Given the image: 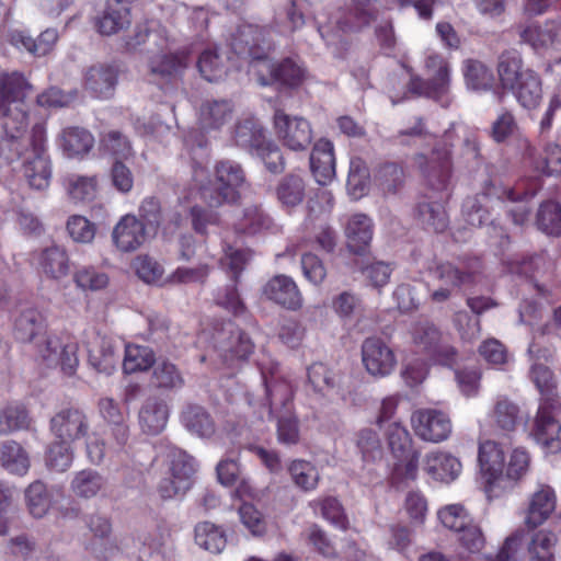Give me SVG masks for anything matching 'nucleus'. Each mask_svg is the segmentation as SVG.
<instances>
[{"instance_id": "obj_1", "label": "nucleus", "mask_w": 561, "mask_h": 561, "mask_svg": "<svg viewBox=\"0 0 561 561\" xmlns=\"http://www.w3.org/2000/svg\"><path fill=\"white\" fill-rule=\"evenodd\" d=\"M33 85L22 73L0 75V116L10 144L8 160L24 158L23 174L32 188L42 191L49 186L50 159L45 149V125L37 122L27 135L30 107L27 99Z\"/></svg>"}, {"instance_id": "obj_2", "label": "nucleus", "mask_w": 561, "mask_h": 561, "mask_svg": "<svg viewBox=\"0 0 561 561\" xmlns=\"http://www.w3.org/2000/svg\"><path fill=\"white\" fill-rule=\"evenodd\" d=\"M193 179L198 186L199 198L209 207H219L236 201L238 188L244 182V173L240 164L222 160L215 167L214 179L207 178V172L202 165L194 167Z\"/></svg>"}, {"instance_id": "obj_3", "label": "nucleus", "mask_w": 561, "mask_h": 561, "mask_svg": "<svg viewBox=\"0 0 561 561\" xmlns=\"http://www.w3.org/2000/svg\"><path fill=\"white\" fill-rule=\"evenodd\" d=\"M271 413H277V440L287 446L298 444L300 430L298 419L293 413V389L284 380L268 379L262 371Z\"/></svg>"}, {"instance_id": "obj_4", "label": "nucleus", "mask_w": 561, "mask_h": 561, "mask_svg": "<svg viewBox=\"0 0 561 561\" xmlns=\"http://www.w3.org/2000/svg\"><path fill=\"white\" fill-rule=\"evenodd\" d=\"M424 70L426 78L412 77L408 85L409 91L419 96L433 99L443 107H448L454 100L448 60L439 54H431L425 58Z\"/></svg>"}, {"instance_id": "obj_5", "label": "nucleus", "mask_w": 561, "mask_h": 561, "mask_svg": "<svg viewBox=\"0 0 561 561\" xmlns=\"http://www.w3.org/2000/svg\"><path fill=\"white\" fill-rule=\"evenodd\" d=\"M526 535L523 529L516 530L505 539L495 554L485 556V561H517ZM528 535L529 561H554L553 548L558 541L557 536L549 530H538Z\"/></svg>"}, {"instance_id": "obj_6", "label": "nucleus", "mask_w": 561, "mask_h": 561, "mask_svg": "<svg viewBox=\"0 0 561 561\" xmlns=\"http://www.w3.org/2000/svg\"><path fill=\"white\" fill-rule=\"evenodd\" d=\"M230 46L236 55L250 59L256 71L274 46V32L267 26L242 23L232 34Z\"/></svg>"}, {"instance_id": "obj_7", "label": "nucleus", "mask_w": 561, "mask_h": 561, "mask_svg": "<svg viewBox=\"0 0 561 561\" xmlns=\"http://www.w3.org/2000/svg\"><path fill=\"white\" fill-rule=\"evenodd\" d=\"M32 344L37 358L47 367L60 366L62 373L67 376H72L76 373L79 365L78 344L76 342H62L59 336L48 334L45 331Z\"/></svg>"}, {"instance_id": "obj_8", "label": "nucleus", "mask_w": 561, "mask_h": 561, "mask_svg": "<svg viewBox=\"0 0 561 561\" xmlns=\"http://www.w3.org/2000/svg\"><path fill=\"white\" fill-rule=\"evenodd\" d=\"M526 196V192L516 193L513 188H505L489 181L484 184L480 194L469 196L462 204V216L471 227H481L490 218L489 202L496 199L499 202L520 201Z\"/></svg>"}, {"instance_id": "obj_9", "label": "nucleus", "mask_w": 561, "mask_h": 561, "mask_svg": "<svg viewBox=\"0 0 561 561\" xmlns=\"http://www.w3.org/2000/svg\"><path fill=\"white\" fill-rule=\"evenodd\" d=\"M273 125L276 138L289 150L305 151L312 142L311 125L301 116H291L283 110H276Z\"/></svg>"}, {"instance_id": "obj_10", "label": "nucleus", "mask_w": 561, "mask_h": 561, "mask_svg": "<svg viewBox=\"0 0 561 561\" xmlns=\"http://www.w3.org/2000/svg\"><path fill=\"white\" fill-rule=\"evenodd\" d=\"M213 341L219 356L228 364L233 360L247 359L254 348L249 335L230 321L222 323L219 329H215Z\"/></svg>"}, {"instance_id": "obj_11", "label": "nucleus", "mask_w": 561, "mask_h": 561, "mask_svg": "<svg viewBox=\"0 0 561 561\" xmlns=\"http://www.w3.org/2000/svg\"><path fill=\"white\" fill-rule=\"evenodd\" d=\"M413 342L420 352L442 365L451 366L456 362V350L445 341L442 332L433 323H419L413 331Z\"/></svg>"}, {"instance_id": "obj_12", "label": "nucleus", "mask_w": 561, "mask_h": 561, "mask_svg": "<svg viewBox=\"0 0 561 561\" xmlns=\"http://www.w3.org/2000/svg\"><path fill=\"white\" fill-rule=\"evenodd\" d=\"M551 262L545 254H535L530 256L515 257L508 262V271L514 274L523 275L534 279V286L538 294L552 301L557 297L556 287L548 285L546 282L539 279L543 277L551 270Z\"/></svg>"}, {"instance_id": "obj_13", "label": "nucleus", "mask_w": 561, "mask_h": 561, "mask_svg": "<svg viewBox=\"0 0 561 561\" xmlns=\"http://www.w3.org/2000/svg\"><path fill=\"white\" fill-rule=\"evenodd\" d=\"M412 427L415 434L423 440L440 443L451 434L449 416L438 410L421 409L411 416Z\"/></svg>"}, {"instance_id": "obj_14", "label": "nucleus", "mask_w": 561, "mask_h": 561, "mask_svg": "<svg viewBox=\"0 0 561 561\" xmlns=\"http://www.w3.org/2000/svg\"><path fill=\"white\" fill-rule=\"evenodd\" d=\"M362 362L371 376L386 377L393 371L397 357L382 339L371 336L362 344Z\"/></svg>"}, {"instance_id": "obj_15", "label": "nucleus", "mask_w": 561, "mask_h": 561, "mask_svg": "<svg viewBox=\"0 0 561 561\" xmlns=\"http://www.w3.org/2000/svg\"><path fill=\"white\" fill-rule=\"evenodd\" d=\"M558 407L553 402L540 403L533 430L536 442L550 453L561 450V424L554 415Z\"/></svg>"}, {"instance_id": "obj_16", "label": "nucleus", "mask_w": 561, "mask_h": 561, "mask_svg": "<svg viewBox=\"0 0 561 561\" xmlns=\"http://www.w3.org/2000/svg\"><path fill=\"white\" fill-rule=\"evenodd\" d=\"M152 236L141 220L129 214L123 216L112 231L113 243L121 252L138 250Z\"/></svg>"}, {"instance_id": "obj_17", "label": "nucleus", "mask_w": 561, "mask_h": 561, "mask_svg": "<svg viewBox=\"0 0 561 561\" xmlns=\"http://www.w3.org/2000/svg\"><path fill=\"white\" fill-rule=\"evenodd\" d=\"M50 428L57 439L71 443L87 435L89 420L80 409H64L51 417Z\"/></svg>"}, {"instance_id": "obj_18", "label": "nucleus", "mask_w": 561, "mask_h": 561, "mask_svg": "<svg viewBox=\"0 0 561 561\" xmlns=\"http://www.w3.org/2000/svg\"><path fill=\"white\" fill-rule=\"evenodd\" d=\"M187 65L185 51L158 54L149 59L148 73L153 82H169L181 77Z\"/></svg>"}, {"instance_id": "obj_19", "label": "nucleus", "mask_w": 561, "mask_h": 561, "mask_svg": "<svg viewBox=\"0 0 561 561\" xmlns=\"http://www.w3.org/2000/svg\"><path fill=\"white\" fill-rule=\"evenodd\" d=\"M263 295L268 300L289 310L302 306V296L294 279L287 275L272 277L263 287Z\"/></svg>"}, {"instance_id": "obj_20", "label": "nucleus", "mask_w": 561, "mask_h": 561, "mask_svg": "<svg viewBox=\"0 0 561 561\" xmlns=\"http://www.w3.org/2000/svg\"><path fill=\"white\" fill-rule=\"evenodd\" d=\"M117 69L105 64L89 67L83 77L84 89L94 98L110 99L117 84Z\"/></svg>"}, {"instance_id": "obj_21", "label": "nucleus", "mask_w": 561, "mask_h": 561, "mask_svg": "<svg viewBox=\"0 0 561 561\" xmlns=\"http://www.w3.org/2000/svg\"><path fill=\"white\" fill-rule=\"evenodd\" d=\"M451 134L446 133L442 144H437L431 154V168L426 178L428 184L436 191L447 187L451 176V145L448 144Z\"/></svg>"}, {"instance_id": "obj_22", "label": "nucleus", "mask_w": 561, "mask_h": 561, "mask_svg": "<svg viewBox=\"0 0 561 561\" xmlns=\"http://www.w3.org/2000/svg\"><path fill=\"white\" fill-rule=\"evenodd\" d=\"M255 72L262 85L277 81L284 85L296 87L300 84L305 75L304 69L290 58L284 59L277 66L265 59Z\"/></svg>"}, {"instance_id": "obj_23", "label": "nucleus", "mask_w": 561, "mask_h": 561, "mask_svg": "<svg viewBox=\"0 0 561 561\" xmlns=\"http://www.w3.org/2000/svg\"><path fill=\"white\" fill-rule=\"evenodd\" d=\"M478 460L481 470L489 474V491L494 492L496 488L502 486L504 481L503 465L504 454L500 446L493 440H485L479 445Z\"/></svg>"}, {"instance_id": "obj_24", "label": "nucleus", "mask_w": 561, "mask_h": 561, "mask_svg": "<svg viewBox=\"0 0 561 561\" xmlns=\"http://www.w3.org/2000/svg\"><path fill=\"white\" fill-rule=\"evenodd\" d=\"M310 169L316 181L325 185L335 174L333 145L327 139L318 140L310 154Z\"/></svg>"}, {"instance_id": "obj_25", "label": "nucleus", "mask_w": 561, "mask_h": 561, "mask_svg": "<svg viewBox=\"0 0 561 561\" xmlns=\"http://www.w3.org/2000/svg\"><path fill=\"white\" fill-rule=\"evenodd\" d=\"M461 462L449 453L433 451L425 456L424 470L434 480L451 482L461 472Z\"/></svg>"}, {"instance_id": "obj_26", "label": "nucleus", "mask_w": 561, "mask_h": 561, "mask_svg": "<svg viewBox=\"0 0 561 561\" xmlns=\"http://www.w3.org/2000/svg\"><path fill=\"white\" fill-rule=\"evenodd\" d=\"M519 37L535 50L547 49L561 44V24L554 21L543 25L531 24L520 28Z\"/></svg>"}, {"instance_id": "obj_27", "label": "nucleus", "mask_w": 561, "mask_h": 561, "mask_svg": "<svg viewBox=\"0 0 561 561\" xmlns=\"http://www.w3.org/2000/svg\"><path fill=\"white\" fill-rule=\"evenodd\" d=\"M556 508V494L549 485H540L531 495L525 524L536 528L543 524Z\"/></svg>"}, {"instance_id": "obj_28", "label": "nucleus", "mask_w": 561, "mask_h": 561, "mask_svg": "<svg viewBox=\"0 0 561 561\" xmlns=\"http://www.w3.org/2000/svg\"><path fill=\"white\" fill-rule=\"evenodd\" d=\"M130 24L129 7L106 1L105 8L95 18L94 25L102 35H113Z\"/></svg>"}, {"instance_id": "obj_29", "label": "nucleus", "mask_w": 561, "mask_h": 561, "mask_svg": "<svg viewBox=\"0 0 561 561\" xmlns=\"http://www.w3.org/2000/svg\"><path fill=\"white\" fill-rule=\"evenodd\" d=\"M58 37L56 28H46L36 39L22 31H13L10 33V43L19 49H25L30 54L41 57L54 49Z\"/></svg>"}, {"instance_id": "obj_30", "label": "nucleus", "mask_w": 561, "mask_h": 561, "mask_svg": "<svg viewBox=\"0 0 561 561\" xmlns=\"http://www.w3.org/2000/svg\"><path fill=\"white\" fill-rule=\"evenodd\" d=\"M510 91L524 108L534 110L542 100L541 78L537 72L527 68L520 80Z\"/></svg>"}, {"instance_id": "obj_31", "label": "nucleus", "mask_w": 561, "mask_h": 561, "mask_svg": "<svg viewBox=\"0 0 561 561\" xmlns=\"http://www.w3.org/2000/svg\"><path fill=\"white\" fill-rule=\"evenodd\" d=\"M169 409L164 400L158 397L148 398L139 411L141 430L151 435L159 434L167 425Z\"/></svg>"}, {"instance_id": "obj_32", "label": "nucleus", "mask_w": 561, "mask_h": 561, "mask_svg": "<svg viewBox=\"0 0 561 561\" xmlns=\"http://www.w3.org/2000/svg\"><path fill=\"white\" fill-rule=\"evenodd\" d=\"M348 249L356 254L363 253L373 239V224L364 214L352 215L345 225Z\"/></svg>"}, {"instance_id": "obj_33", "label": "nucleus", "mask_w": 561, "mask_h": 561, "mask_svg": "<svg viewBox=\"0 0 561 561\" xmlns=\"http://www.w3.org/2000/svg\"><path fill=\"white\" fill-rule=\"evenodd\" d=\"M232 225L237 233L253 236L268 230L272 219L257 205H249L236 215Z\"/></svg>"}, {"instance_id": "obj_34", "label": "nucleus", "mask_w": 561, "mask_h": 561, "mask_svg": "<svg viewBox=\"0 0 561 561\" xmlns=\"http://www.w3.org/2000/svg\"><path fill=\"white\" fill-rule=\"evenodd\" d=\"M46 331V324L41 312L34 308L23 309L14 322V336L23 343H32Z\"/></svg>"}, {"instance_id": "obj_35", "label": "nucleus", "mask_w": 561, "mask_h": 561, "mask_svg": "<svg viewBox=\"0 0 561 561\" xmlns=\"http://www.w3.org/2000/svg\"><path fill=\"white\" fill-rule=\"evenodd\" d=\"M169 536V529L163 522L151 524L139 530L136 537L139 558H149L159 553Z\"/></svg>"}, {"instance_id": "obj_36", "label": "nucleus", "mask_w": 561, "mask_h": 561, "mask_svg": "<svg viewBox=\"0 0 561 561\" xmlns=\"http://www.w3.org/2000/svg\"><path fill=\"white\" fill-rule=\"evenodd\" d=\"M233 113L228 100H206L199 110V123L204 129H219L227 124Z\"/></svg>"}, {"instance_id": "obj_37", "label": "nucleus", "mask_w": 561, "mask_h": 561, "mask_svg": "<svg viewBox=\"0 0 561 561\" xmlns=\"http://www.w3.org/2000/svg\"><path fill=\"white\" fill-rule=\"evenodd\" d=\"M0 465L8 472L16 476L26 474L31 466L27 451L13 439L0 444Z\"/></svg>"}, {"instance_id": "obj_38", "label": "nucleus", "mask_w": 561, "mask_h": 561, "mask_svg": "<svg viewBox=\"0 0 561 561\" xmlns=\"http://www.w3.org/2000/svg\"><path fill=\"white\" fill-rule=\"evenodd\" d=\"M62 185L73 202H91L96 197L99 180L95 175L69 173L64 178Z\"/></svg>"}, {"instance_id": "obj_39", "label": "nucleus", "mask_w": 561, "mask_h": 561, "mask_svg": "<svg viewBox=\"0 0 561 561\" xmlns=\"http://www.w3.org/2000/svg\"><path fill=\"white\" fill-rule=\"evenodd\" d=\"M194 540L199 548L217 554L225 549L227 535L221 526L206 520L196 524Z\"/></svg>"}, {"instance_id": "obj_40", "label": "nucleus", "mask_w": 561, "mask_h": 561, "mask_svg": "<svg viewBox=\"0 0 561 561\" xmlns=\"http://www.w3.org/2000/svg\"><path fill=\"white\" fill-rule=\"evenodd\" d=\"M151 383L162 390H179L185 383L180 368L167 358L156 360L152 367Z\"/></svg>"}, {"instance_id": "obj_41", "label": "nucleus", "mask_w": 561, "mask_h": 561, "mask_svg": "<svg viewBox=\"0 0 561 561\" xmlns=\"http://www.w3.org/2000/svg\"><path fill=\"white\" fill-rule=\"evenodd\" d=\"M59 146L68 157H77L88 153L94 144V138L84 128L68 127L59 136Z\"/></svg>"}, {"instance_id": "obj_42", "label": "nucleus", "mask_w": 561, "mask_h": 561, "mask_svg": "<svg viewBox=\"0 0 561 561\" xmlns=\"http://www.w3.org/2000/svg\"><path fill=\"white\" fill-rule=\"evenodd\" d=\"M237 146L254 153L266 140L260 123L254 118H247L237 123L233 131Z\"/></svg>"}, {"instance_id": "obj_43", "label": "nucleus", "mask_w": 561, "mask_h": 561, "mask_svg": "<svg viewBox=\"0 0 561 561\" xmlns=\"http://www.w3.org/2000/svg\"><path fill=\"white\" fill-rule=\"evenodd\" d=\"M182 422L186 430L199 437H210L215 431V422L210 414L201 405L188 404L182 412Z\"/></svg>"}, {"instance_id": "obj_44", "label": "nucleus", "mask_w": 561, "mask_h": 561, "mask_svg": "<svg viewBox=\"0 0 561 561\" xmlns=\"http://www.w3.org/2000/svg\"><path fill=\"white\" fill-rule=\"evenodd\" d=\"M525 70L522 56L517 51H504L499 57L497 75L503 89L510 91L520 80Z\"/></svg>"}, {"instance_id": "obj_45", "label": "nucleus", "mask_w": 561, "mask_h": 561, "mask_svg": "<svg viewBox=\"0 0 561 561\" xmlns=\"http://www.w3.org/2000/svg\"><path fill=\"white\" fill-rule=\"evenodd\" d=\"M106 479L98 471L85 469L77 472L71 481L72 492L83 499H91L104 491Z\"/></svg>"}, {"instance_id": "obj_46", "label": "nucleus", "mask_w": 561, "mask_h": 561, "mask_svg": "<svg viewBox=\"0 0 561 561\" xmlns=\"http://www.w3.org/2000/svg\"><path fill=\"white\" fill-rule=\"evenodd\" d=\"M43 272L55 279L66 276L69 272V259L65 249L51 245L43 250L39 259Z\"/></svg>"}, {"instance_id": "obj_47", "label": "nucleus", "mask_w": 561, "mask_h": 561, "mask_svg": "<svg viewBox=\"0 0 561 561\" xmlns=\"http://www.w3.org/2000/svg\"><path fill=\"white\" fill-rule=\"evenodd\" d=\"M462 73L467 87L474 91L489 90L493 83L492 71L480 60L466 59Z\"/></svg>"}, {"instance_id": "obj_48", "label": "nucleus", "mask_w": 561, "mask_h": 561, "mask_svg": "<svg viewBox=\"0 0 561 561\" xmlns=\"http://www.w3.org/2000/svg\"><path fill=\"white\" fill-rule=\"evenodd\" d=\"M154 363V353L150 347L134 344L126 346L123 362V369L126 374L147 370L153 367Z\"/></svg>"}, {"instance_id": "obj_49", "label": "nucleus", "mask_w": 561, "mask_h": 561, "mask_svg": "<svg viewBox=\"0 0 561 561\" xmlns=\"http://www.w3.org/2000/svg\"><path fill=\"white\" fill-rule=\"evenodd\" d=\"M306 184L301 176L288 174L277 185V198L287 207H295L304 201Z\"/></svg>"}, {"instance_id": "obj_50", "label": "nucleus", "mask_w": 561, "mask_h": 561, "mask_svg": "<svg viewBox=\"0 0 561 561\" xmlns=\"http://www.w3.org/2000/svg\"><path fill=\"white\" fill-rule=\"evenodd\" d=\"M288 472L294 484L302 491H312L317 488L320 474L318 469L309 461L297 459L288 466Z\"/></svg>"}, {"instance_id": "obj_51", "label": "nucleus", "mask_w": 561, "mask_h": 561, "mask_svg": "<svg viewBox=\"0 0 561 561\" xmlns=\"http://www.w3.org/2000/svg\"><path fill=\"white\" fill-rule=\"evenodd\" d=\"M369 183L370 175L365 161L358 157L352 158L347 176L350 195L355 199L360 198L367 193Z\"/></svg>"}, {"instance_id": "obj_52", "label": "nucleus", "mask_w": 561, "mask_h": 561, "mask_svg": "<svg viewBox=\"0 0 561 561\" xmlns=\"http://www.w3.org/2000/svg\"><path fill=\"white\" fill-rule=\"evenodd\" d=\"M386 437L394 458L407 457V455L419 453L413 449L412 438L409 431L399 422H392L388 425L386 430Z\"/></svg>"}, {"instance_id": "obj_53", "label": "nucleus", "mask_w": 561, "mask_h": 561, "mask_svg": "<svg viewBox=\"0 0 561 561\" xmlns=\"http://www.w3.org/2000/svg\"><path fill=\"white\" fill-rule=\"evenodd\" d=\"M417 216L426 229L443 232L448 226V218L443 205L438 202H421Z\"/></svg>"}, {"instance_id": "obj_54", "label": "nucleus", "mask_w": 561, "mask_h": 561, "mask_svg": "<svg viewBox=\"0 0 561 561\" xmlns=\"http://www.w3.org/2000/svg\"><path fill=\"white\" fill-rule=\"evenodd\" d=\"M170 474L180 480L183 485H192V478L196 472V461L181 449H172L170 455Z\"/></svg>"}, {"instance_id": "obj_55", "label": "nucleus", "mask_w": 561, "mask_h": 561, "mask_svg": "<svg viewBox=\"0 0 561 561\" xmlns=\"http://www.w3.org/2000/svg\"><path fill=\"white\" fill-rule=\"evenodd\" d=\"M28 424L30 417L23 405L9 404L0 408V435L26 428Z\"/></svg>"}, {"instance_id": "obj_56", "label": "nucleus", "mask_w": 561, "mask_h": 561, "mask_svg": "<svg viewBox=\"0 0 561 561\" xmlns=\"http://www.w3.org/2000/svg\"><path fill=\"white\" fill-rule=\"evenodd\" d=\"M537 226L547 234L559 236L561 233V206L553 201L542 203L537 214Z\"/></svg>"}, {"instance_id": "obj_57", "label": "nucleus", "mask_w": 561, "mask_h": 561, "mask_svg": "<svg viewBox=\"0 0 561 561\" xmlns=\"http://www.w3.org/2000/svg\"><path fill=\"white\" fill-rule=\"evenodd\" d=\"M119 356L111 342L103 340L96 350L89 353V363L99 371L111 375L118 363Z\"/></svg>"}, {"instance_id": "obj_58", "label": "nucleus", "mask_w": 561, "mask_h": 561, "mask_svg": "<svg viewBox=\"0 0 561 561\" xmlns=\"http://www.w3.org/2000/svg\"><path fill=\"white\" fill-rule=\"evenodd\" d=\"M419 453L407 455V457H398L393 466L391 480L392 483L400 488L413 482L417 478L419 472Z\"/></svg>"}, {"instance_id": "obj_59", "label": "nucleus", "mask_w": 561, "mask_h": 561, "mask_svg": "<svg viewBox=\"0 0 561 561\" xmlns=\"http://www.w3.org/2000/svg\"><path fill=\"white\" fill-rule=\"evenodd\" d=\"M197 67L201 75L210 82L221 79L227 73L225 60L218 55L217 49L213 48H207L201 54Z\"/></svg>"}, {"instance_id": "obj_60", "label": "nucleus", "mask_w": 561, "mask_h": 561, "mask_svg": "<svg viewBox=\"0 0 561 561\" xmlns=\"http://www.w3.org/2000/svg\"><path fill=\"white\" fill-rule=\"evenodd\" d=\"M73 460V451L69 442L58 439L50 444L46 454V465L58 472L68 470Z\"/></svg>"}, {"instance_id": "obj_61", "label": "nucleus", "mask_w": 561, "mask_h": 561, "mask_svg": "<svg viewBox=\"0 0 561 561\" xmlns=\"http://www.w3.org/2000/svg\"><path fill=\"white\" fill-rule=\"evenodd\" d=\"M100 144L102 149L116 158L128 159L133 156V148L128 138L118 130H108L102 134Z\"/></svg>"}, {"instance_id": "obj_62", "label": "nucleus", "mask_w": 561, "mask_h": 561, "mask_svg": "<svg viewBox=\"0 0 561 561\" xmlns=\"http://www.w3.org/2000/svg\"><path fill=\"white\" fill-rule=\"evenodd\" d=\"M530 378L541 394L540 403H558L554 393V379L552 371L541 364H535L530 370Z\"/></svg>"}, {"instance_id": "obj_63", "label": "nucleus", "mask_w": 561, "mask_h": 561, "mask_svg": "<svg viewBox=\"0 0 561 561\" xmlns=\"http://www.w3.org/2000/svg\"><path fill=\"white\" fill-rule=\"evenodd\" d=\"M530 458L526 450L515 449L507 465L506 473L503 474V489L513 488L528 471Z\"/></svg>"}, {"instance_id": "obj_64", "label": "nucleus", "mask_w": 561, "mask_h": 561, "mask_svg": "<svg viewBox=\"0 0 561 561\" xmlns=\"http://www.w3.org/2000/svg\"><path fill=\"white\" fill-rule=\"evenodd\" d=\"M73 282L83 291H98L107 287L108 275L95 267H81L73 274Z\"/></svg>"}]
</instances>
